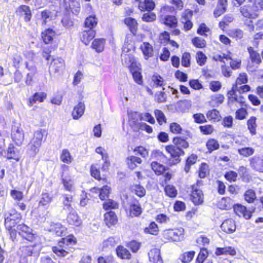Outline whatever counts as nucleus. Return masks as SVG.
Listing matches in <instances>:
<instances>
[{
	"label": "nucleus",
	"mask_w": 263,
	"mask_h": 263,
	"mask_svg": "<svg viewBox=\"0 0 263 263\" xmlns=\"http://www.w3.org/2000/svg\"><path fill=\"white\" fill-rule=\"evenodd\" d=\"M77 242L76 238L73 235H69L58 241L57 246L52 247V251L60 257H65L69 254V251H67L68 247L75 245Z\"/></svg>",
	"instance_id": "1"
},
{
	"label": "nucleus",
	"mask_w": 263,
	"mask_h": 263,
	"mask_svg": "<svg viewBox=\"0 0 263 263\" xmlns=\"http://www.w3.org/2000/svg\"><path fill=\"white\" fill-rule=\"evenodd\" d=\"M47 133L45 130L41 129L34 133L33 137L29 143L31 154L35 156L40 151L43 139H46Z\"/></svg>",
	"instance_id": "2"
},
{
	"label": "nucleus",
	"mask_w": 263,
	"mask_h": 263,
	"mask_svg": "<svg viewBox=\"0 0 263 263\" xmlns=\"http://www.w3.org/2000/svg\"><path fill=\"white\" fill-rule=\"evenodd\" d=\"M39 249L36 245H26L21 247L17 252L18 255L21 258H26L28 257L37 255Z\"/></svg>",
	"instance_id": "3"
},
{
	"label": "nucleus",
	"mask_w": 263,
	"mask_h": 263,
	"mask_svg": "<svg viewBox=\"0 0 263 263\" xmlns=\"http://www.w3.org/2000/svg\"><path fill=\"white\" fill-rule=\"evenodd\" d=\"M21 215L17 213L15 210L11 211L10 216L7 217L5 220V226L8 230H16L14 228L18 221L21 219Z\"/></svg>",
	"instance_id": "4"
},
{
	"label": "nucleus",
	"mask_w": 263,
	"mask_h": 263,
	"mask_svg": "<svg viewBox=\"0 0 263 263\" xmlns=\"http://www.w3.org/2000/svg\"><path fill=\"white\" fill-rule=\"evenodd\" d=\"M11 137L17 145L20 146L22 144L24 140V134L19 124L12 126Z\"/></svg>",
	"instance_id": "5"
},
{
	"label": "nucleus",
	"mask_w": 263,
	"mask_h": 263,
	"mask_svg": "<svg viewBox=\"0 0 263 263\" xmlns=\"http://www.w3.org/2000/svg\"><path fill=\"white\" fill-rule=\"evenodd\" d=\"M166 151L170 154L172 157V163L175 164L180 161V157L184 154V152L181 148L177 147L174 145H168L165 147Z\"/></svg>",
	"instance_id": "6"
},
{
	"label": "nucleus",
	"mask_w": 263,
	"mask_h": 263,
	"mask_svg": "<svg viewBox=\"0 0 263 263\" xmlns=\"http://www.w3.org/2000/svg\"><path fill=\"white\" fill-rule=\"evenodd\" d=\"M184 231H164L163 237L165 242L180 241L183 239Z\"/></svg>",
	"instance_id": "7"
},
{
	"label": "nucleus",
	"mask_w": 263,
	"mask_h": 263,
	"mask_svg": "<svg viewBox=\"0 0 263 263\" xmlns=\"http://www.w3.org/2000/svg\"><path fill=\"white\" fill-rule=\"evenodd\" d=\"M63 175L62 182L65 190L72 192L74 191L73 181L70 176H64V173L69 170V167L65 164L62 165Z\"/></svg>",
	"instance_id": "8"
},
{
	"label": "nucleus",
	"mask_w": 263,
	"mask_h": 263,
	"mask_svg": "<svg viewBox=\"0 0 263 263\" xmlns=\"http://www.w3.org/2000/svg\"><path fill=\"white\" fill-rule=\"evenodd\" d=\"M192 15V12L187 10L182 13L180 22L184 24L183 29L186 31L190 30L193 27V23L191 21Z\"/></svg>",
	"instance_id": "9"
},
{
	"label": "nucleus",
	"mask_w": 263,
	"mask_h": 263,
	"mask_svg": "<svg viewBox=\"0 0 263 263\" xmlns=\"http://www.w3.org/2000/svg\"><path fill=\"white\" fill-rule=\"evenodd\" d=\"M191 200L195 205H199L203 202V194L202 191L198 189L195 185L192 186Z\"/></svg>",
	"instance_id": "10"
},
{
	"label": "nucleus",
	"mask_w": 263,
	"mask_h": 263,
	"mask_svg": "<svg viewBox=\"0 0 263 263\" xmlns=\"http://www.w3.org/2000/svg\"><path fill=\"white\" fill-rule=\"evenodd\" d=\"M4 153L5 157L8 160L12 159L18 162L21 158L20 151L12 145H10Z\"/></svg>",
	"instance_id": "11"
},
{
	"label": "nucleus",
	"mask_w": 263,
	"mask_h": 263,
	"mask_svg": "<svg viewBox=\"0 0 263 263\" xmlns=\"http://www.w3.org/2000/svg\"><path fill=\"white\" fill-rule=\"evenodd\" d=\"M233 209L236 214L239 217H242L246 219H249L252 216L251 212L247 210L245 206L240 204H235Z\"/></svg>",
	"instance_id": "12"
},
{
	"label": "nucleus",
	"mask_w": 263,
	"mask_h": 263,
	"mask_svg": "<svg viewBox=\"0 0 263 263\" xmlns=\"http://www.w3.org/2000/svg\"><path fill=\"white\" fill-rule=\"evenodd\" d=\"M65 66L64 61L62 58L53 59L49 67L50 72L57 73L62 70Z\"/></svg>",
	"instance_id": "13"
},
{
	"label": "nucleus",
	"mask_w": 263,
	"mask_h": 263,
	"mask_svg": "<svg viewBox=\"0 0 263 263\" xmlns=\"http://www.w3.org/2000/svg\"><path fill=\"white\" fill-rule=\"evenodd\" d=\"M116 253L118 257L121 259L129 260L132 257V255L129 251L121 245L117 247Z\"/></svg>",
	"instance_id": "14"
},
{
	"label": "nucleus",
	"mask_w": 263,
	"mask_h": 263,
	"mask_svg": "<svg viewBox=\"0 0 263 263\" xmlns=\"http://www.w3.org/2000/svg\"><path fill=\"white\" fill-rule=\"evenodd\" d=\"M209 254L207 249L201 248L196 258L195 263H213L211 259H208Z\"/></svg>",
	"instance_id": "15"
},
{
	"label": "nucleus",
	"mask_w": 263,
	"mask_h": 263,
	"mask_svg": "<svg viewBox=\"0 0 263 263\" xmlns=\"http://www.w3.org/2000/svg\"><path fill=\"white\" fill-rule=\"evenodd\" d=\"M215 254L217 256L229 255L233 256L236 255V251L234 248L231 246H226L222 248L217 247L215 250Z\"/></svg>",
	"instance_id": "16"
},
{
	"label": "nucleus",
	"mask_w": 263,
	"mask_h": 263,
	"mask_svg": "<svg viewBox=\"0 0 263 263\" xmlns=\"http://www.w3.org/2000/svg\"><path fill=\"white\" fill-rule=\"evenodd\" d=\"M148 255L150 261L154 263H163L160 255V251L159 249H152L148 252Z\"/></svg>",
	"instance_id": "17"
},
{
	"label": "nucleus",
	"mask_w": 263,
	"mask_h": 263,
	"mask_svg": "<svg viewBox=\"0 0 263 263\" xmlns=\"http://www.w3.org/2000/svg\"><path fill=\"white\" fill-rule=\"evenodd\" d=\"M96 31L93 29H85L82 33L81 40L85 45H88L95 36Z\"/></svg>",
	"instance_id": "18"
},
{
	"label": "nucleus",
	"mask_w": 263,
	"mask_h": 263,
	"mask_svg": "<svg viewBox=\"0 0 263 263\" xmlns=\"http://www.w3.org/2000/svg\"><path fill=\"white\" fill-rule=\"evenodd\" d=\"M85 106L83 102H79L76 105L72 111L71 115L73 119H79L84 114Z\"/></svg>",
	"instance_id": "19"
},
{
	"label": "nucleus",
	"mask_w": 263,
	"mask_h": 263,
	"mask_svg": "<svg viewBox=\"0 0 263 263\" xmlns=\"http://www.w3.org/2000/svg\"><path fill=\"white\" fill-rule=\"evenodd\" d=\"M250 165L253 169L263 173V159L254 156L250 160Z\"/></svg>",
	"instance_id": "20"
},
{
	"label": "nucleus",
	"mask_w": 263,
	"mask_h": 263,
	"mask_svg": "<svg viewBox=\"0 0 263 263\" xmlns=\"http://www.w3.org/2000/svg\"><path fill=\"white\" fill-rule=\"evenodd\" d=\"M237 89L236 85H233L231 90L228 92V97L229 102H233L234 101L241 103L243 102V98L241 96L238 97L236 90Z\"/></svg>",
	"instance_id": "21"
},
{
	"label": "nucleus",
	"mask_w": 263,
	"mask_h": 263,
	"mask_svg": "<svg viewBox=\"0 0 263 263\" xmlns=\"http://www.w3.org/2000/svg\"><path fill=\"white\" fill-rule=\"evenodd\" d=\"M155 7V2L153 0H144V2H140L138 5L139 10L141 11H151Z\"/></svg>",
	"instance_id": "22"
},
{
	"label": "nucleus",
	"mask_w": 263,
	"mask_h": 263,
	"mask_svg": "<svg viewBox=\"0 0 263 263\" xmlns=\"http://www.w3.org/2000/svg\"><path fill=\"white\" fill-rule=\"evenodd\" d=\"M68 212L69 214L67 218L68 222L70 224L79 226L81 224V220L76 211L72 209Z\"/></svg>",
	"instance_id": "23"
},
{
	"label": "nucleus",
	"mask_w": 263,
	"mask_h": 263,
	"mask_svg": "<svg viewBox=\"0 0 263 263\" xmlns=\"http://www.w3.org/2000/svg\"><path fill=\"white\" fill-rule=\"evenodd\" d=\"M104 221L106 224L109 228L115 224L118 221L117 216L115 212L110 211L106 213L104 215Z\"/></svg>",
	"instance_id": "24"
},
{
	"label": "nucleus",
	"mask_w": 263,
	"mask_h": 263,
	"mask_svg": "<svg viewBox=\"0 0 263 263\" xmlns=\"http://www.w3.org/2000/svg\"><path fill=\"white\" fill-rule=\"evenodd\" d=\"M248 51L249 53L250 59L252 63L259 64L261 63V59L259 53L253 47H248Z\"/></svg>",
	"instance_id": "25"
},
{
	"label": "nucleus",
	"mask_w": 263,
	"mask_h": 263,
	"mask_svg": "<svg viewBox=\"0 0 263 263\" xmlns=\"http://www.w3.org/2000/svg\"><path fill=\"white\" fill-rule=\"evenodd\" d=\"M140 47L145 59H148L149 58L153 57V48L149 43L144 42Z\"/></svg>",
	"instance_id": "26"
},
{
	"label": "nucleus",
	"mask_w": 263,
	"mask_h": 263,
	"mask_svg": "<svg viewBox=\"0 0 263 263\" xmlns=\"http://www.w3.org/2000/svg\"><path fill=\"white\" fill-rule=\"evenodd\" d=\"M164 24L170 28H174L177 26L178 20L175 16L165 15L162 19Z\"/></svg>",
	"instance_id": "27"
},
{
	"label": "nucleus",
	"mask_w": 263,
	"mask_h": 263,
	"mask_svg": "<svg viewBox=\"0 0 263 263\" xmlns=\"http://www.w3.org/2000/svg\"><path fill=\"white\" fill-rule=\"evenodd\" d=\"M54 35L55 32L51 28L47 29L42 32V37L45 44L51 42Z\"/></svg>",
	"instance_id": "28"
},
{
	"label": "nucleus",
	"mask_w": 263,
	"mask_h": 263,
	"mask_svg": "<svg viewBox=\"0 0 263 263\" xmlns=\"http://www.w3.org/2000/svg\"><path fill=\"white\" fill-rule=\"evenodd\" d=\"M18 11L21 16H24L26 22H29L31 17V13L29 7L26 5H22L18 9Z\"/></svg>",
	"instance_id": "29"
},
{
	"label": "nucleus",
	"mask_w": 263,
	"mask_h": 263,
	"mask_svg": "<svg viewBox=\"0 0 263 263\" xmlns=\"http://www.w3.org/2000/svg\"><path fill=\"white\" fill-rule=\"evenodd\" d=\"M98 24V19L95 15L87 17L84 23V28L87 29H93Z\"/></svg>",
	"instance_id": "30"
},
{
	"label": "nucleus",
	"mask_w": 263,
	"mask_h": 263,
	"mask_svg": "<svg viewBox=\"0 0 263 263\" xmlns=\"http://www.w3.org/2000/svg\"><path fill=\"white\" fill-rule=\"evenodd\" d=\"M47 97L45 92H36L34 93L32 98L29 99V105L32 106L34 103L38 102H42Z\"/></svg>",
	"instance_id": "31"
},
{
	"label": "nucleus",
	"mask_w": 263,
	"mask_h": 263,
	"mask_svg": "<svg viewBox=\"0 0 263 263\" xmlns=\"http://www.w3.org/2000/svg\"><path fill=\"white\" fill-rule=\"evenodd\" d=\"M92 191L95 192L99 193L100 198L103 200L108 197L110 193V187L107 185L104 186L102 189L93 188Z\"/></svg>",
	"instance_id": "32"
},
{
	"label": "nucleus",
	"mask_w": 263,
	"mask_h": 263,
	"mask_svg": "<svg viewBox=\"0 0 263 263\" xmlns=\"http://www.w3.org/2000/svg\"><path fill=\"white\" fill-rule=\"evenodd\" d=\"M105 41L103 39H95L92 43V47L95 49L97 52H101L104 50Z\"/></svg>",
	"instance_id": "33"
},
{
	"label": "nucleus",
	"mask_w": 263,
	"mask_h": 263,
	"mask_svg": "<svg viewBox=\"0 0 263 263\" xmlns=\"http://www.w3.org/2000/svg\"><path fill=\"white\" fill-rule=\"evenodd\" d=\"M126 246L133 253H136L140 250L141 246V243L135 240H132L126 243Z\"/></svg>",
	"instance_id": "34"
},
{
	"label": "nucleus",
	"mask_w": 263,
	"mask_h": 263,
	"mask_svg": "<svg viewBox=\"0 0 263 263\" xmlns=\"http://www.w3.org/2000/svg\"><path fill=\"white\" fill-rule=\"evenodd\" d=\"M136 65L135 63H132L129 66V69L132 73L133 78L135 81L139 84H141L142 82V76L141 72L139 70L134 69V65Z\"/></svg>",
	"instance_id": "35"
},
{
	"label": "nucleus",
	"mask_w": 263,
	"mask_h": 263,
	"mask_svg": "<svg viewBox=\"0 0 263 263\" xmlns=\"http://www.w3.org/2000/svg\"><path fill=\"white\" fill-rule=\"evenodd\" d=\"M63 197V210L69 211L73 209L71 205V203L72 202V196L69 194H64Z\"/></svg>",
	"instance_id": "36"
},
{
	"label": "nucleus",
	"mask_w": 263,
	"mask_h": 263,
	"mask_svg": "<svg viewBox=\"0 0 263 263\" xmlns=\"http://www.w3.org/2000/svg\"><path fill=\"white\" fill-rule=\"evenodd\" d=\"M18 234L23 239L31 242L35 240L37 237L35 234L32 233V231H19Z\"/></svg>",
	"instance_id": "37"
},
{
	"label": "nucleus",
	"mask_w": 263,
	"mask_h": 263,
	"mask_svg": "<svg viewBox=\"0 0 263 263\" xmlns=\"http://www.w3.org/2000/svg\"><path fill=\"white\" fill-rule=\"evenodd\" d=\"M195 252L191 251L183 253L181 255L180 260L182 263H189L193 259Z\"/></svg>",
	"instance_id": "38"
},
{
	"label": "nucleus",
	"mask_w": 263,
	"mask_h": 263,
	"mask_svg": "<svg viewBox=\"0 0 263 263\" xmlns=\"http://www.w3.org/2000/svg\"><path fill=\"white\" fill-rule=\"evenodd\" d=\"M151 167L158 175L162 174L165 171V166L156 161L152 162Z\"/></svg>",
	"instance_id": "39"
},
{
	"label": "nucleus",
	"mask_w": 263,
	"mask_h": 263,
	"mask_svg": "<svg viewBox=\"0 0 263 263\" xmlns=\"http://www.w3.org/2000/svg\"><path fill=\"white\" fill-rule=\"evenodd\" d=\"M174 146H176L177 147H179L180 148H186L189 147L188 142L184 139L181 138V137H177L173 139V141Z\"/></svg>",
	"instance_id": "40"
},
{
	"label": "nucleus",
	"mask_w": 263,
	"mask_h": 263,
	"mask_svg": "<svg viewBox=\"0 0 263 263\" xmlns=\"http://www.w3.org/2000/svg\"><path fill=\"white\" fill-rule=\"evenodd\" d=\"M197 158V156L195 154H192L187 158L184 167V171L186 173H188L189 172L191 166L194 164L196 163Z\"/></svg>",
	"instance_id": "41"
},
{
	"label": "nucleus",
	"mask_w": 263,
	"mask_h": 263,
	"mask_svg": "<svg viewBox=\"0 0 263 263\" xmlns=\"http://www.w3.org/2000/svg\"><path fill=\"white\" fill-rule=\"evenodd\" d=\"M244 198L247 202L253 203L256 198L255 192L252 189L248 190L245 192Z\"/></svg>",
	"instance_id": "42"
},
{
	"label": "nucleus",
	"mask_w": 263,
	"mask_h": 263,
	"mask_svg": "<svg viewBox=\"0 0 263 263\" xmlns=\"http://www.w3.org/2000/svg\"><path fill=\"white\" fill-rule=\"evenodd\" d=\"M132 191L139 197H143L146 193L145 189L140 184L133 185Z\"/></svg>",
	"instance_id": "43"
},
{
	"label": "nucleus",
	"mask_w": 263,
	"mask_h": 263,
	"mask_svg": "<svg viewBox=\"0 0 263 263\" xmlns=\"http://www.w3.org/2000/svg\"><path fill=\"white\" fill-rule=\"evenodd\" d=\"M240 12L241 15L247 18H254L253 14L251 13L249 5H244L240 8Z\"/></svg>",
	"instance_id": "44"
},
{
	"label": "nucleus",
	"mask_w": 263,
	"mask_h": 263,
	"mask_svg": "<svg viewBox=\"0 0 263 263\" xmlns=\"http://www.w3.org/2000/svg\"><path fill=\"white\" fill-rule=\"evenodd\" d=\"M115 258L112 255L100 256L98 257V263H115Z\"/></svg>",
	"instance_id": "45"
},
{
	"label": "nucleus",
	"mask_w": 263,
	"mask_h": 263,
	"mask_svg": "<svg viewBox=\"0 0 263 263\" xmlns=\"http://www.w3.org/2000/svg\"><path fill=\"white\" fill-rule=\"evenodd\" d=\"M61 160L65 163H70L72 161V157L69 151L67 149H64L62 150L61 156Z\"/></svg>",
	"instance_id": "46"
},
{
	"label": "nucleus",
	"mask_w": 263,
	"mask_h": 263,
	"mask_svg": "<svg viewBox=\"0 0 263 263\" xmlns=\"http://www.w3.org/2000/svg\"><path fill=\"white\" fill-rule=\"evenodd\" d=\"M151 159L157 160L163 162L165 159V157L163 154L159 150H154L151 154Z\"/></svg>",
	"instance_id": "47"
},
{
	"label": "nucleus",
	"mask_w": 263,
	"mask_h": 263,
	"mask_svg": "<svg viewBox=\"0 0 263 263\" xmlns=\"http://www.w3.org/2000/svg\"><path fill=\"white\" fill-rule=\"evenodd\" d=\"M256 120V118L255 117H252L249 119L247 122L248 129L252 135L256 134V128L257 126Z\"/></svg>",
	"instance_id": "48"
},
{
	"label": "nucleus",
	"mask_w": 263,
	"mask_h": 263,
	"mask_svg": "<svg viewBox=\"0 0 263 263\" xmlns=\"http://www.w3.org/2000/svg\"><path fill=\"white\" fill-rule=\"evenodd\" d=\"M41 17L42 20V25H45L49 21H50L52 20L51 12L48 10H44L42 11Z\"/></svg>",
	"instance_id": "49"
},
{
	"label": "nucleus",
	"mask_w": 263,
	"mask_h": 263,
	"mask_svg": "<svg viewBox=\"0 0 263 263\" xmlns=\"http://www.w3.org/2000/svg\"><path fill=\"white\" fill-rule=\"evenodd\" d=\"M238 153L241 156L247 157L254 154V149L252 147H243L239 148Z\"/></svg>",
	"instance_id": "50"
},
{
	"label": "nucleus",
	"mask_w": 263,
	"mask_h": 263,
	"mask_svg": "<svg viewBox=\"0 0 263 263\" xmlns=\"http://www.w3.org/2000/svg\"><path fill=\"white\" fill-rule=\"evenodd\" d=\"M103 209L105 210L110 209H115L118 208V204L112 200L109 199L104 202L103 204Z\"/></svg>",
	"instance_id": "51"
},
{
	"label": "nucleus",
	"mask_w": 263,
	"mask_h": 263,
	"mask_svg": "<svg viewBox=\"0 0 263 263\" xmlns=\"http://www.w3.org/2000/svg\"><path fill=\"white\" fill-rule=\"evenodd\" d=\"M155 115L159 124L162 125L163 123L166 122L165 116L161 110L159 109L155 110Z\"/></svg>",
	"instance_id": "52"
},
{
	"label": "nucleus",
	"mask_w": 263,
	"mask_h": 263,
	"mask_svg": "<svg viewBox=\"0 0 263 263\" xmlns=\"http://www.w3.org/2000/svg\"><path fill=\"white\" fill-rule=\"evenodd\" d=\"M125 24L130 27L132 32L136 31L137 23L136 21L132 17H127L125 19Z\"/></svg>",
	"instance_id": "53"
},
{
	"label": "nucleus",
	"mask_w": 263,
	"mask_h": 263,
	"mask_svg": "<svg viewBox=\"0 0 263 263\" xmlns=\"http://www.w3.org/2000/svg\"><path fill=\"white\" fill-rule=\"evenodd\" d=\"M130 214L134 216H137L141 214L142 209L139 204H133L130 206Z\"/></svg>",
	"instance_id": "54"
},
{
	"label": "nucleus",
	"mask_w": 263,
	"mask_h": 263,
	"mask_svg": "<svg viewBox=\"0 0 263 263\" xmlns=\"http://www.w3.org/2000/svg\"><path fill=\"white\" fill-rule=\"evenodd\" d=\"M156 19V15L153 12L145 13L142 16V20L145 22H153Z\"/></svg>",
	"instance_id": "55"
},
{
	"label": "nucleus",
	"mask_w": 263,
	"mask_h": 263,
	"mask_svg": "<svg viewBox=\"0 0 263 263\" xmlns=\"http://www.w3.org/2000/svg\"><path fill=\"white\" fill-rule=\"evenodd\" d=\"M230 35L237 40H240L243 37V31L240 29H235L230 31Z\"/></svg>",
	"instance_id": "56"
},
{
	"label": "nucleus",
	"mask_w": 263,
	"mask_h": 263,
	"mask_svg": "<svg viewBox=\"0 0 263 263\" xmlns=\"http://www.w3.org/2000/svg\"><path fill=\"white\" fill-rule=\"evenodd\" d=\"M165 192L168 196L171 197H176L177 194V191L175 187L172 185H168L165 186Z\"/></svg>",
	"instance_id": "57"
},
{
	"label": "nucleus",
	"mask_w": 263,
	"mask_h": 263,
	"mask_svg": "<svg viewBox=\"0 0 263 263\" xmlns=\"http://www.w3.org/2000/svg\"><path fill=\"white\" fill-rule=\"evenodd\" d=\"M152 82L156 86H162L164 85L163 79L158 74H154L152 77Z\"/></svg>",
	"instance_id": "58"
},
{
	"label": "nucleus",
	"mask_w": 263,
	"mask_h": 263,
	"mask_svg": "<svg viewBox=\"0 0 263 263\" xmlns=\"http://www.w3.org/2000/svg\"><path fill=\"white\" fill-rule=\"evenodd\" d=\"M206 146L209 150L213 151L218 149L219 145L217 140L215 139H210L208 141Z\"/></svg>",
	"instance_id": "59"
},
{
	"label": "nucleus",
	"mask_w": 263,
	"mask_h": 263,
	"mask_svg": "<svg viewBox=\"0 0 263 263\" xmlns=\"http://www.w3.org/2000/svg\"><path fill=\"white\" fill-rule=\"evenodd\" d=\"M191 55L189 52H185L183 54L181 59V64L185 67L190 66Z\"/></svg>",
	"instance_id": "60"
},
{
	"label": "nucleus",
	"mask_w": 263,
	"mask_h": 263,
	"mask_svg": "<svg viewBox=\"0 0 263 263\" xmlns=\"http://www.w3.org/2000/svg\"><path fill=\"white\" fill-rule=\"evenodd\" d=\"M192 43L195 46L198 48H203L206 45L205 40L199 37L194 38L192 40Z\"/></svg>",
	"instance_id": "61"
},
{
	"label": "nucleus",
	"mask_w": 263,
	"mask_h": 263,
	"mask_svg": "<svg viewBox=\"0 0 263 263\" xmlns=\"http://www.w3.org/2000/svg\"><path fill=\"white\" fill-rule=\"evenodd\" d=\"M51 197L48 193H43L42 195L41 199L39 202L40 205L43 206L49 204L51 201Z\"/></svg>",
	"instance_id": "62"
},
{
	"label": "nucleus",
	"mask_w": 263,
	"mask_h": 263,
	"mask_svg": "<svg viewBox=\"0 0 263 263\" xmlns=\"http://www.w3.org/2000/svg\"><path fill=\"white\" fill-rule=\"evenodd\" d=\"M196 60H197V63L199 65L202 66V65H204V64L206 62V57L202 52L198 51L196 53Z\"/></svg>",
	"instance_id": "63"
},
{
	"label": "nucleus",
	"mask_w": 263,
	"mask_h": 263,
	"mask_svg": "<svg viewBox=\"0 0 263 263\" xmlns=\"http://www.w3.org/2000/svg\"><path fill=\"white\" fill-rule=\"evenodd\" d=\"M252 9L255 12L263 9V0H254Z\"/></svg>",
	"instance_id": "64"
}]
</instances>
